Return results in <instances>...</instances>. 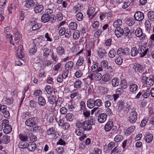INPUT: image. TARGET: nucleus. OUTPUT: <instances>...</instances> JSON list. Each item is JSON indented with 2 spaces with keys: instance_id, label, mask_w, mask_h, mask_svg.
I'll use <instances>...</instances> for the list:
<instances>
[{
  "instance_id": "f257e3e1",
  "label": "nucleus",
  "mask_w": 154,
  "mask_h": 154,
  "mask_svg": "<svg viewBox=\"0 0 154 154\" xmlns=\"http://www.w3.org/2000/svg\"><path fill=\"white\" fill-rule=\"evenodd\" d=\"M102 100L100 99L95 100L94 99H89L87 102V107L89 109H92L95 106H100L101 105Z\"/></svg>"
},
{
  "instance_id": "f03ea898",
  "label": "nucleus",
  "mask_w": 154,
  "mask_h": 154,
  "mask_svg": "<svg viewBox=\"0 0 154 154\" xmlns=\"http://www.w3.org/2000/svg\"><path fill=\"white\" fill-rule=\"evenodd\" d=\"M142 82L146 84L148 87L152 86L154 83V77L153 75H151L148 77L146 76H143L141 79Z\"/></svg>"
},
{
  "instance_id": "7ed1b4c3",
  "label": "nucleus",
  "mask_w": 154,
  "mask_h": 154,
  "mask_svg": "<svg viewBox=\"0 0 154 154\" xmlns=\"http://www.w3.org/2000/svg\"><path fill=\"white\" fill-rule=\"evenodd\" d=\"M137 113L135 111H132L129 114L128 121L131 124L136 122L137 119Z\"/></svg>"
},
{
  "instance_id": "20e7f679",
  "label": "nucleus",
  "mask_w": 154,
  "mask_h": 154,
  "mask_svg": "<svg viewBox=\"0 0 154 154\" xmlns=\"http://www.w3.org/2000/svg\"><path fill=\"white\" fill-rule=\"evenodd\" d=\"M36 119V117H33L27 119L25 122L26 125L30 127L35 126L36 124L35 120Z\"/></svg>"
},
{
  "instance_id": "39448f33",
  "label": "nucleus",
  "mask_w": 154,
  "mask_h": 154,
  "mask_svg": "<svg viewBox=\"0 0 154 154\" xmlns=\"http://www.w3.org/2000/svg\"><path fill=\"white\" fill-rule=\"evenodd\" d=\"M134 19L137 21H141L144 18V14L140 11H137L135 13L134 15Z\"/></svg>"
},
{
  "instance_id": "423d86ee",
  "label": "nucleus",
  "mask_w": 154,
  "mask_h": 154,
  "mask_svg": "<svg viewBox=\"0 0 154 154\" xmlns=\"http://www.w3.org/2000/svg\"><path fill=\"white\" fill-rule=\"evenodd\" d=\"M138 53L140 54V57H143L147 54L149 51V49L146 48L143 46H140L138 49Z\"/></svg>"
},
{
  "instance_id": "0eeeda50",
  "label": "nucleus",
  "mask_w": 154,
  "mask_h": 154,
  "mask_svg": "<svg viewBox=\"0 0 154 154\" xmlns=\"http://www.w3.org/2000/svg\"><path fill=\"white\" fill-rule=\"evenodd\" d=\"M34 43L32 44V46L30 48L29 51V53L33 54L35 53L37 51V47L38 46L39 44L37 42L36 40H34Z\"/></svg>"
},
{
  "instance_id": "6e6552de",
  "label": "nucleus",
  "mask_w": 154,
  "mask_h": 154,
  "mask_svg": "<svg viewBox=\"0 0 154 154\" xmlns=\"http://www.w3.org/2000/svg\"><path fill=\"white\" fill-rule=\"evenodd\" d=\"M82 128L84 131H90L92 128V125L89 123L88 121L85 120L83 122Z\"/></svg>"
},
{
  "instance_id": "1a4fd4ad",
  "label": "nucleus",
  "mask_w": 154,
  "mask_h": 154,
  "mask_svg": "<svg viewBox=\"0 0 154 154\" xmlns=\"http://www.w3.org/2000/svg\"><path fill=\"white\" fill-rule=\"evenodd\" d=\"M95 8L93 7H91L89 8V9L87 11V14L89 17L92 16L91 18V19H93L96 15L97 12L94 14H93L95 11Z\"/></svg>"
},
{
  "instance_id": "9d476101",
  "label": "nucleus",
  "mask_w": 154,
  "mask_h": 154,
  "mask_svg": "<svg viewBox=\"0 0 154 154\" xmlns=\"http://www.w3.org/2000/svg\"><path fill=\"white\" fill-rule=\"evenodd\" d=\"M135 34L137 37H141L142 39L145 38L146 35L143 34L142 29L140 28H137L136 30Z\"/></svg>"
},
{
  "instance_id": "9b49d317",
  "label": "nucleus",
  "mask_w": 154,
  "mask_h": 154,
  "mask_svg": "<svg viewBox=\"0 0 154 154\" xmlns=\"http://www.w3.org/2000/svg\"><path fill=\"white\" fill-rule=\"evenodd\" d=\"M107 117V116L106 114H100L98 116L97 120L100 123H103L106 120Z\"/></svg>"
},
{
  "instance_id": "f8f14e48",
  "label": "nucleus",
  "mask_w": 154,
  "mask_h": 154,
  "mask_svg": "<svg viewBox=\"0 0 154 154\" xmlns=\"http://www.w3.org/2000/svg\"><path fill=\"white\" fill-rule=\"evenodd\" d=\"M116 35L118 37H120L123 35V28L121 27H117L114 31Z\"/></svg>"
},
{
  "instance_id": "ddd939ff",
  "label": "nucleus",
  "mask_w": 154,
  "mask_h": 154,
  "mask_svg": "<svg viewBox=\"0 0 154 154\" xmlns=\"http://www.w3.org/2000/svg\"><path fill=\"white\" fill-rule=\"evenodd\" d=\"M29 134H20L19 135V137L20 140L22 141V142H25L28 140V138L29 137Z\"/></svg>"
},
{
  "instance_id": "4468645a",
  "label": "nucleus",
  "mask_w": 154,
  "mask_h": 154,
  "mask_svg": "<svg viewBox=\"0 0 154 154\" xmlns=\"http://www.w3.org/2000/svg\"><path fill=\"white\" fill-rule=\"evenodd\" d=\"M50 18V16L49 14H44L41 17V21L44 23H46L49 21Z\"/></svg>"
},
{
  "instance_id": "2eb2a0df",
  "label": "nucleus",
  "mask_w": 154,
  "mask_h": 154,
  "mask_svg": "<svg viewBox=\"0 0 154 154\" xmlns=\"http://www.w3.org/2000/svg\"><path fill=\"white\" fill-rule=\"evenodd\" d=\"M123 35H124L128 38H131L132 36V32H130L129 29L128 27L123 29Z\"/></svg>"
},
{
  "instance_id": "dca6fc26",
  "label": "nucleus",
  "mask_w": 154,
  "mask_h": 154,
  "mask_svg": "<svg viewBox=\"0 0 154 154\" xmlns=\"http://www.w3.org/2000/svg\"><path fill=\"white\" fill-rule=\"evenodd\" d=\"M24 54L23 46L20 45L18 47L17 51V54L18 57H22L23 56Z\"/></svg>"
},
{
  "instance_id": "f3484780",
  "label": "nucleus",
  "mask_w": 154,
  "mask_h": 154,
  "mask_svg": "<svg viewBox=\"0 0 154 154\" xmlns=\"http://www.w3.org/2000/svg\"><path fill=\"white\" fill-rule=\"evenodd\" d=\"M44 7L42 5H38L36 6L34 8V10L35 13H39L41 12L43 9Z\"/></svg>"
},
{
  "instance_id": "a211bd4d",
  "label": "nucleus",
  "mask_w": 154,
  "mask_h": 154,
  "mask_svg": "<svg viewBox=\"0 0 154 154\" xmlns=\"http://www.w3.org/2000/svg\"><path fill=\"white\" fill-rule=\"evenodd\" d=\"M125 23L129 26H132L135 23V20L133 18L131 17L125 20Z\"/></svg>"
},
{
  "instance_id": "6ab92c4d",
  "label": "nucleus",
  "mask_w": 154,
  "mask_h": 154,
  "mask_svg": "<svg viewBox=\"0 0 154 154\" xmlns=\"http://www.w3.org/2000/svg\"><path fill=\"white\" fill-rule=\"evenodd\" d=\"M28 146V149L30 151H34L36 148V144L34 142H30Z\"/></svg>"
},
{
  "instance_id": "aec40b11",
  "label": "nucleus",
  "mask_w": 154,
  "mask_h": 154,
  "mask_svg": "<svg viewBox=\"0 0 154 154\" xmlns=\"http://www.w3.org/2000/svg\"><path fill=\"white\" fill-rule=\"evenodd\" d=\"M113 126V122L111 121L108 122L104 127V129L106 131H109Z\"/></svg>"
},
{
  "instance_id": "412c9836",
  "label": "nucleus",
  "mask_w": 154,
  "mask_h": 154,
  "mask_svg": "<svg viewBox=\"0 0 154 154\" xmlns=\"http://www.w3.org/2000/svg\"><path fill=\"white\" fill-rule=\"evenodd\" d=\"M3 131L6 134L9 133L12 131V128L11 125H8L3 127Z\"/></svg>"
},
{
  "instance_id": "4be33fe9",
  "label": "nucleus",
  "mask_w": 154,
  "mask_h": 154,
  "mask_svg": "<svg viewBox=\"0 0 154 154\" xmlns=\"http://www.w3.org/2000/svg\"><path fill=\"white\" fill-rule=\"evenodd\" d=\"M56 50L58 55L59 56H62L65 52L64 48L62 46L57 47Z\"/></svg>"
},
{
  "instance_id": "5701e85b",
  "label": "nucleus",
  "mask_w": 154,
  "mask_h": 154,
  "mask_svg": "<svg viewBox=\"0 0 154 154\" xmlns=\"http://www.w3.org/2000/svg\"><path fill=\"white\" fill-rule=\"evenodd\" d=\"M35 3L32 0H28L26 2L25 6L28 8H31L34 6Z\"/></svg>"
},
{
  "instance_id": "b1692460",
  "label": "nucleus",
  "mask_w": 154,
  "mask_h": 154,
  "mask_svg": "<svg viewBox=\"0 0 154 154\" xmlns=\"http://www.w3.org/2000/svg\"><path fill=\"white\" fill-rule=\"evenodd\" d=\"M38 103L40 106H44L46 104V100L43 97H39L38 99Z\"/></svg>"
},
{
  "instance_id": "393cba45",
  "label": "nucleus",
  "mask_w": 154,
  "mask_h": 154,
  "mask_svg": "<svg viewBox=\"0 0 154 154\" xmlns=\"http://www.w3.org/2000/svg\"><path fill=\"white\" fill-rule=\"evenodd\" d=\"M118 109L120 111V110H123L125 109V103L122 101H119L117 103Z\"/></svg>"
},
{
  "instance_id": "a878e982",
  "label": "nucleus",
  "mask_w": 154,
  "mask_h": 154,
  "mask_svg": "<svg viewBox=\"0 0 154 154\" xmlns=\"http://www.w3.org/2000/svg\"><path fill=\"white\" fill-rule=\"evenodd\" d=\"M56 95L51 94L50 97H48V102L51 105H53L54 102H55L56 98Z\"/></svg>"
},
{
  "instance_id": "bb28decb",
  "label": "nucleus",
  "mask_w": 154,
  "mask_h": 154,
  "mask_svg": "<svg viewBox=\"0 0 154 154\" xmlns=\"http://www.w3.org/2000/svg\"><path fill=\"white\" fill-rule=\"evenodd\" d=\"M153 136L150 133H148L145 137V140L148 143L151 142L153 140Z\"/></svg>"
},
{
  "instance_id": "cd10ccee",
  "label": "nucleus",
  "mask_w": 154,
  "mask_h": 154,
  "mask_svg": "<svg viewBox=\"0 0 154 154\" xmlns=\"http://www.w3.org/2000/svg\"><path fill=\"white\" fill-rule=\"evenodd\" d=\"M120 82L119 79L117 78H113L111 81L113 87H116L119 85Z\"/></svg>"
},
{
  "instance_id": "c85d7f7f",
  "label": "nucleus",
  "mask_w": 154,
  "mask_h": 154,
  "mask_svg": "<svg viewBox=\"0 0 154 154\" xmlns=\"http://www.w3.org/2000/svg\"><path fill=\"white\" fill-rule=\"evenodd\" d=\"M84 61V58L82 57H80L79 59L77 61L76 65L79 66H82L84 69L85 67V65H83Z\"/></svg>"
},
{
  "instance_id": "c756f323",
  "label": "nucleus",
  "mask_w": 154,
  "mask_h": 154,
  "mask_svg": "<svg viewBox=\"0 0 154 154\" xmlns=\"http://www.w3.org/2000/svg\"><path fill=\"white\" fill-rule=\"evenodd\" d=\"M31 23L32 26V29L33 31L38 29L40 28V25H38V24H36V21L34 20L31 21Z\"/></svg>"
},
{
  "instance_id": "7c9ffc66",
  "label": "nucleus",
  "mask_w": 154,
  "mask_h": 154,
  "mask_svg": "<svg viewBox=\"0 0 154 154\" xmlns=\"http://www.w3.org/2000/svg\"><path fill=\"white\" fill-rule=\"evenodd\" d=\"M122 20H120L118 19L114 21L113 25L114 27L115 28L120 27V26L122 25Z\"/></svg>"
},
{
  "instance_id": "2f4dec72",
  "label": "nucleus",
  "mask_w": 154,
  "mask_h": 154,
  "mask_svg": "<svg viewBox=\"0 0 154 154\" xmlns=\"http://www.w3.org/2000/svg\"><path fill=\"white\" fill-rule=\"evenodd\" d=\"M131 55L132 57L136 56L138 53V49L136 47H133L131 51Z\"/></svg>"
},
{
  "instance_id": "473e14b6",
  "label": "nucleus",
  "mask_w": 154,
  "mask_h": 154,
  "mask_svg": "<svg viewBox=\"0 0 154 154\" xmlns=\"http://www.w3.org/2000/svg\"><path fill=\"white\" fill-rule=\"evenodd\" d=\"M28 143L27 142H20L18 145L20 149H23L28 148Z\"/></svg>"
},
{
  "instance_id": "72a5a7b5",
  "label": "nucleus",
  "mask_w": 154,
  "mask_h": 154,
  "mask_svg": "<svg viewBox=\"0 0 154 154\" xmlns=\"http://www.w3.org/2000/svg\"><path fill=\"white\" fill-rule=\"evenodd\" d=\"M147 16L150 21H154V12L153 11H149L147 13Z\"/></svg>"
},
{
  "instance_id": "f704fd0d",
  "label": "nucleus",
  "mask_w": 154,
  "mask_h": 154,
  "mask_svg": "<svg viewBox=\"0 0 154 154\" xmlns=\"http://www.w3.org/2000/svg\"><path fill=\"white\" fill-rule=\"evenodd\" d=\"M135 128V127L134 126H132L129 127L126 131V134L127 135H129L134 131Z\"/></svg>"
},
{
  "instance_id": "c9c22d12",
  "label": "nucleus",
  "mask_w": 154,
  "mask_h": 154,
  "mask_svg": "<svg viewBox=\"0 0 154 154\" xmlns=\"http://www.w3.org/2000/svg\"><path fill=\"white\" fill-rule=\"evenodd\" d=\"M111 79V77L108 73H106L103 75L102 80L105 82L109 81Z\"/></svg>"
},
{
  "instance_id": "e433bc0d",
  "label": "nucleus",
  "mask_w": 154,
  "mask_h": 154,
  "mask_svg": "<svg viewBox=\"0 0 154 154\" xmlns=\"http://www.w3.org/2000/svg\"><path fill=\"white\" fill-rule=\"evenodd\" d=\"M51 52V50L49 48H45L43 50V56L45 57H48Z\"/></svg>"
},
{
  "instance_id": "4c0bfd02",
  "label": "nucleus",
  "mask_w": 154,
  "mask_h": 154,
  "mask_svg": "<svg viewBox=\"0 0 154 154\" xmlns=\"http://www.w3.org/2000/svg\"><path fill=\"white\" fill-rule=\"evenodd\" d=\"M145 67L140 64L137 63V72H140L145 70Z\"/></svg>"
},
{
  "instance_id": "58836bf2",
  "label": "nucleus",
  "mask_w": 154,
  "mask_h": 154,
  "mask_svg": "<svg viewBox=\"0 0 154 154\" xmlns=\"http://www.w3.org/2000/svg\"><path fill=\"white\" fill-rule=\"evenodd\" d=\"M1 140H2V143H3L5 144L7 143L10 141V137L8 135H5L3 136Z\"/></svg>"
},
{
  "instance_id": "ea45409f",
  "label": "nucleus",
  "mask_w": 154,
  "mask_h": 154,
  "mask_svg": "<svg viewBox=\"0 0 154 154\" xmlns=\"http://www.w3.org/2000/svg\"><path fill=\"white\" fill-rule=\"evenodd\" d=\"M77 25L76 23L74 22L70 23L69 24V28L72 30H75L77 29Z\"/></svg>"
},
{
  "instance_id": "a19ab883",
  "label": "nucleus",
  "mask_w": 154,
  "mask_h": 154,
  "mask_svg": "<svg viewBox=\"0 0 154 154\" xmlns=\"http://www.w3.org/2000/svg\"><path fill=\"white\" fill-rule=\"evenodd\" d=\"M74 118V116L73 114L72 113H67L66 115V118L68 121L70 122L72 121Z\"/></svg>"
},
{
  "instance_id": "79ce46f5",
  "label": "nucleus",
  "mask_w": 154,
  "mask_h": 154,
  "mask_svg": "<svg viewBox=\"0 0 154 154\" xmlns=\"http://www.w3.org/2000/svg\"><path fill=\"white\" fill-rule=\"evenodd\" d=\"M130 91L132 92L135 91L138 88L137 85L135 84H131L129 87Z\"/></svg>"
},
{
  "instance_id": "37998d69",
  "label": "nucleus",
  "mask_w": 154,
  "mask_h": 154,
  "mask_svg": "<svg viewBox=\"0 0 154 154\" xmlns=\"http://www.w3.org/2000/svg\"><path fill=\"white\" fill-rule=\"evenodd\" d=\"M73 65V63L72 61H69L66 62L65 65V68H68L69 69H72Z\"/></svg>"
},
{
  "instance_id": "c03bdc74",
  "label": "nucleus",
  "mask_w": 154,
  "mask_h": 154,
  "mask_svg": "<svg viewBox=\"0 0 154 154\" xmlns=\"http://www.w3.org/2000/svg\"><path fill=\"white\" fill-rule=\"evenodd\" d=\"M145 25L146 30L147 31H149L151 29V25L149 20L146 21Z\"/></svg>"
},
{
  "instance_id": "a18cd8bd",
  "label": "nucleus",
  "mask_w": 154,
  "mask_h": 154,
  "mask_svg": "<svg viewBox=\"0 0 154 154\" xmlns=\"http://www.w3.org/2000/svg\"><path fill=\"white\" fill-rule=\"evenodd\" d=\"M116 53H116L115 50L112 49L109 51L108 53V55L110 57L112 58L115 56Z\"/></svg>"
},
{
  "instance_id": "49530a36",
  "label": "nucleus",
  "mask_w": 154,
  "mask_h": 154,
  "mask_svg": "<svg viewBox=\"0 0 154 154\" xmlns=\"http://www.w3.org/2000/svg\"><path fill=\"white\" fill-rule=\"evenodd\" d=\"M82 82L81 81H76L74 84V87L76 88H80L81 87Z\"/></svg>"
},
{
  "instance_id": "de8ad7c7",
  "label": "nucleus",
  "mask_w": 154,
  "mask_h": 154,
  "mask_svg": "<svg viewBox=\"0 0 154 154\" xmlns=\"http://www.w3.org/2000/svg\"><path fill=\"white\" fill-rule=\"evenodd\" d=\"M76 19L79 21H82L83 18V14L80 12L78 13L76 15Z\"/></svg>"
},
{
  "instance_id": "09e8293b",
  "label": "nucleus",
  "mask_w": 154,
  "mask_h": 154,
  "mask_svg": "<svg viewBox=\"0 0 154 154\" xmlns=\"http://www.w3.org/2000/svg\"><path fill=\"white\" fill-rule=\"evenodd\" d=\"M31 116V114L28 112H24L22 115L23 118L25 119L30 118Z\"/></svg>"
},
{
  "instance_id": "8fccbe9b",
  "label": "nucleus",
  "mask_w": 154,
  "mask_h": 154,
  "mask_svg": "<svg viewBox=\"0 0 154 154\" xmlns=\"http://www.w3.org/2000/svg\"><path fill=\"white\" fill-rule=\"evenodd\" d=\"M64 101V99L61 97H59L57 100H56V101L55 102V105L57 106V104H58V105L60 106H61V105L62 103H63V102Z\"/></svg>"
},
{
  "instance_id": "3c124183",
  "label": "nucleus",
  "mask_w": 154,
  "mask_h": 154,
  "mask_svg": "<svg viewBox=\"0 0 154 154\" xmlns=\"http://www.w3.org/2000/svg\"><path fill=\"white\" fill-rule=\"evenodd\" d=\"M117 54L120 56L125 55L124 49L121 48H119L117 51Z\"/></svg>"
},
{
  "instance_id": "603ef678",
  "label": "nucleus",
  "mask_w": 154,
  "mask_h": 154,
  "mask_svg": "<svg viewBox=\"0 0 154 154\" xmlns=\"http://www.w3.org/2000/svg\"><path fill=\"white\" fill-rule=\"evenodd\" d=\"M80 36V32L79 30H76L74 32L73 35V38L75 39H78Z\"/></svg>"
},
{
  "instance_id": "864d4df0",
  "label": "nucleus",
  "mask_w": 154,
  "mask_h": 154,
  "mask_svg": "<svg viewBox=\"0 0 154 154\" xmlns=\"http://www.w3.org/2000/svg\"><path fill=\"white\" fill-rule=\"evenodd\" d=\"M123 61V59L122 58L119 57L115 59V62L117 64L120 65L122 63Z\"/></svg>"
},
{
  "instance_id": "5fc2aeb1",
  "label": "nucleus",
  "mask_w": 154,
  "mask_h": 154,
  "mask_svg": "<svg viewBox=\"0 0 154 154\" xmlns=\"http://www.w3.org/2000/svg\"><path fill=\"white\" fill-rule=\"evenodd\" d=\"M69 72V69L65 68L62 73V78H63V79L66 78Z\"/></svg>"
},
{
  "instance_id": "6e6d98bb",
  "label": "nucleus",
  "mask_w": 154,
  "mask_h": 154,
  "mask_svg": "<svg viewBox=\"0 0 154 154\" xmlns=\"http://www.w3.org/2000/svg\"><path fill=\"white\" fill-rule=\"evenodd\" d=\"M123 139V137L121 135H116L114 139V140L116 142H120Z\"/></svg>"
},
{
  "instance_id": "4d7b16f0",
  "label": "nucleus",
  "mask_w": 154,
  "mask_h": 154,
  "mask_svg": "<svg viewBox=\"0 0 154 154\" xmlns=\"http://www.w3.org/2000/svg\"><path fill=\"white\" fill-rule=\"evenodd\" d=\"M45 89L48 94H50L52 93L51 89L50 86L48 85H46L45 88Z\"/></svg>"
},
{
  "instance_id": "13d9d810",
  "label": "nucleus",
  "mask_w": 154,
  "mask_h": 154,
  "mask_svg": "<svg viewBox=\"0 0 154 154\" xmlns=\"http://www.w3.org/2000/svg\"><path fill=\"white\" fill-rule=\"evenodd\" d=\"M111 152H113L114 154H119L121 153V151L119 150V148L116 147L113 149Z\"/></svg>"
},
{
  "instance_id": "bf43d9fd",
  "label": "nucleus",
  "mask_w": 154,
  "mask_h": 154,
  "mask_svg": "<svg viewBox=\"0 0 154 154\" xmlns=\"http://www.w3.org/2000/svg\"><path fill=\"white\" fill-rule=\"evenodd\" d=\"M66 32V29L64 27H61L59 32V34L60 36L64 35Z\"/></svg>"
},
{
  "instance_id": "052dcab7",
  "label": "nucleus",
  "mask_w": 154,
  "mask_h": 154,
  "mask_svg": "<svg viewBox=\"0 0 154 154\" xmlns=\"http://www.w3.org/2000/svg\"><path fill=\"white\" fill-rule=\"evenodd\" d=\"M71 33L70 29H67L66 30V32L65 34V37L66 38H69L71 35Z\"/></svg>"
},
{
  "instance_id": "680f3d73",
  "label": "nucleus",
  "mask_w": 154,
  "mask_h": 154,
  "mask_svg": "<svg viewBox=\"0 0 154 154\" xmlns=\"http://www.w3.org/2000/svg\"><path fill=\"white\" fill-rule=\"evenodd\" d=\"M4 13V10L3 8H0V17H1V21H3L5 19L4 17L3 16Z\"/></svg>"
},
{
  "instance_id": "e2e57ef3",
  "label": "nucleus",
  "mask_w": 154,
  "mask_h": 154,
  "mask_svg": "<svg viewBox=\"0 0 154 154\" xmlns=\"http://www.w3.org/2000/svg\"><path fill=\"white\" fill-rule=\"evenodd\" d=\"M101 150L98 147H95L94 149V153L95 154H101Z\"/></svg>"
},
{
  "instance_id": "0e129e2a",
  "label": "nucleus",
  "mask_w": 154,
  "mask_h": 154,
  "mask_svg": "<svg viewBox=\"0 0 154 154\" xmlns=\"http://www.w3.org/2000/svg\"><path fill=\"white\" fill-rule=\"evenodd\" d=\"M74 8L76 12H77L80 11L81 9L82 8V7L80 4H78L75 6Z\"/></svg>"
},
{
  "instance_id": "69168bd1",
  "label": "nucleus",
  "mask_w": 154,
  "mask_h": 154,
  "mask_svg": "<svg viewBox=\"0 0 154 154\" xmlns=\"http://www.w3.org/2000/svg\"><path fill=\"white\" fill-rule=\"evenodd\" d=\"M102 75L100 73L96 72L95 74V78L97 80H100L102 78Z\"/></svg>"
},
{
  "instance_id": "338daca9",
  "label": "nucleus",
  "mask_w": 154,
  "mask_h": 154,
  "mask_svg": "<svg viewBox=\"0 0 154 154\" xmlns=\"http://www.w3.org/2000/svg\"><path fill=\"white\" fill-rule=\"evenodd\" d=\"M54 133V129L53 128H49L47 131V134L48 135H50L53 134Z\"/></svg>"
},
{
  "instance_id": "774afa93",
  "label": "nucleus",
  "mask_w": 154,
  "mask_h": 154,
  "mask_svg": "<svg viewBox=\"0 0 154 154\" xmlns=\"http://www.w3.org/2000/svg\"><path fill=\"white\" fill-rule=\"evenodd\" d=\"M42 93V92L40 90H37L35 91L34 93V95L35 97L39 96Z\"/></svg>"
}]
</instances>
